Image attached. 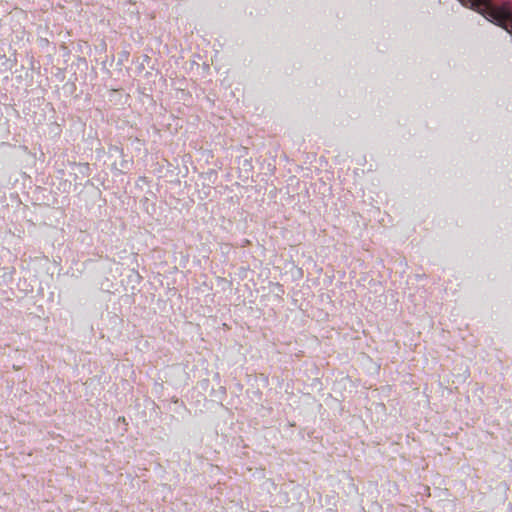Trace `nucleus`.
<instances>
[{
  "label": "nucleus",
  "instance_id": "1",
  "mask_svg": "<svg viewBox=\"0 0 512 512\" xmlns=\"http://www.w3.org/2000/svg\"><path fill=\"white\" fill-rule=\"evenodd\" d=\"M460 3L479 14L488 21L512 34V9L509 3L495 6L491 0H459Z\"/></svg>",
  "mask_w": 512,
  "mask_h": 512
}]
</instances>
